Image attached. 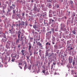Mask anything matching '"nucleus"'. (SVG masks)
<instances>
[{"label": "nucleus", "mask_w": 77, "mask_h": 77, "mask_svg": "<svg viewBox=\"0 0 77 77\" xmlns=\"http://www.w3.org/2000/svg\"><path fill=\"white\" fill-rule=\"evenodd\" d=\"M20 45H18V48H19V47H20Z\"/></svg>", "instance_id": "79ce46f5"}, {"label": "nucleus", "mask_w": 77, "mask_h": 77, "mask_svg": "<svg viewBox=\"0 0 77 77\" xmlns=\"http://www.w3.org/2000/svg\"><path fill=\"white\" fill-rule=\"evenodd\" d=\"M57 8H59V5L57 6Z\"/></svg>", "instance_id": "052dcab7"}, {"label": "nucleus", "mask_w": 77, "mask_h": 77, "mask_svg": "<svg viewBox=\"0 0 77 77\" xmlns=\"http://www.w3.org/2000/svg\"><path fill=\"white\" fill-rule=\"evenodd\" d=\"M31 47H32V46L31 45H29V48L28 50H29V51L30 50V48H31Z\"/></svg>", "instance_id": "aec40b11"}, {"label": "nucleus", "mask_w": 77, "mask_h": 77, "mask_svg": "<svg viewBox=\"0 0 77 77\" xmlns=\"http://www.w3.org/2000/svg\"><path fill=\"white\" fill-rule=\"evenodd\" d=\"M13 26H14V27H15V26H16V25L15 24H13Z\"/></svg>", "instance_id": "49530a36"}, {"label": "nucleus", "mask_w": 77, "mask_h": 77, "mask_svg": "<svg viewBox=\"0 0 77 77\" xmlns=\"http://www.w3.org/2000/svg\"><path fill=\"white\" fill-rule=\"evenodd\" d=\"M38 52H37L36 53H34V54H38Z\"/></svg>", "instance_id": "13d9d810"}, {"label": "nucleus", "mask_w": 77, "mask_h": 77, "mask_svg": "<svg viewBox=\"0 0 77 77\" xmlns=\"http://www.w3.org/2000/svg\"><path fill=\"white\" fill-rule=\"evenodd\" d=\"M64 18H65V19H66V17H64Z\"/></svg>", "instance_id": "0e129e2a"}, {"label": "nucleus", "mask_w": 77, "mask_h": 77, "mask_svg": "<svg viewBox=\"0 0 77 77\" xmlns=\"http://www.w3.org/2000/svg\"><path fill=\"white\" fill-rule=\"evenodd\" d=\"M49 55V54H48V52H46V56H48Z\"/></svg>", "instance_id": "6ab92c4d"}, {"label": "nucleus", "mask_w": 77, "mask_h": 77, "mask_svg": "<svg viewBox=\"0 0 77 77\" xmlns=\"http://www.w3.org/2000/svg\"><path fill=\"white\" fill-rule=\"evenodd\" d=\"M17 57V55H15V56H14L13 57Z\"/></svg>", "instance_id": "09e8293b"}, {"label": "nucleus", "mask_w": 77, "mask_h": 77, "mask_svg": "<svg viewBox=\"0 0 77 77\" xmlns=\"http://www.w3.org/2000/svg\"><path fill=\"white\" fill-rule=\"evenodd\" d=\"M70 3H71V4H72L73 3V1H70Z\"/></svg>", "instance_id": "7c9ffc66"}, {"label": "nucleus", "mask_w": 77, "mask_h": 77, "mask_svg": "<svg viewBox=\"0 0 77 77\" xmlns=\"http://www.w3.org/2000/svg\"><path fill=\"white\" fill-rule=\"evenodd\" d=\"M17 27L18 26V24H16Z\"/></svg>", "instance_id": "338daca9"}, {"label": "nucleus", "mask_w": 77, "mask_h": 77, "mask_svg": "<svg viewBox=\"0 0 77 77\" xmlns=\"http://www.w3.org/2000/svg\"><path fill=\"white\" fill-rule=\"evenodd\" d=\"M38 46H40L42 48L43 47L42 46V44L40 42H38Z\"/></svg>", "instance_id": "0eeeda50"}, {"label": "nucleus", "mask_w": 77, "mask_h": 77, "mask_svg": "<svg viewBox=\"0 0 77 77\" xmlns=\"http://www.w3.org/2000/svg\"><path fill=\"white\" fill-rule=\"evenodd\" d=\"M33 39V38H30V39Z\"/></svg>", "instance_id": "6e6d98bb"}, {"label": "nucleus", "mask_w": 77, "mask_h": 77, "mask_svg": "<svg viewBox=\"0 0 77 77\" xmlns=\"http://www.w3.org/2000/svg\"><path fill=\"white\" fill-rule=\"evenodd\" d=\"M15 60V58H12V60H11V61L12 62H14V60Z\"/></svg>", "instance_id": "5701e85b"}, {"label": "nucleus", "mask_w": 77, "mask_h": 77, "mask_svg": "<svg viewBox=\"0 0 77 77\" xmlns=\"http://www.w3.org/2000/svg\"><path fill=\"white\" fill-rule=\"evenodd\" d=\"M53 65H51V69H53Z\"/></svg>", "instance_id": "c9c22d12"}, {"label": "nucleus", "mask_w": 77, "mask_h": 77, "mask_svg": "<svg viewBox=\"0 0 77 77\" xmlns=\"http://www.w3.org/2000/svg\"><path fill=\"white\" fill-rule=\"evenodd\" d=\"M52 43L53 44H55L54 42H52Z\"/></svg>", "instance_id": "5fc2aeb1"}, {"label": "nucleus", "mask_w": 77, "mask_h": 77, "mask_svg": "<svg viewBox=\"0 0 77 77\" xmlns=\"http://www.w3.org/2000/svg\"><path fill=\"white\" fill-rule=\"evenodd\" d=\"M0 66L1 67L2 66V67L3 66V65L1 64V65H0Z\"/></svg>", "instance_id": "4d7b16f0"}, {"label": "nucleus", "mask_w": 77, "mask_h": 77, "mask_svg": "<svg viewBox=\"0 0 77 77\" xmlns=\"http://www.w3.org/2000/svg\"><path fill=\"white\" fill-rule=\"evenodd\" d=\"M26 57L28 60H29V56H26Z\"/></svg>", "instance_id": "4be33fe9"}, {"label": "nucleus", "mask_w": 77, "mask_h": 77, "mask_svg": "<svg viewBox=\"0 0 77 77\" xmlns=\"http://www.w3.org/2000/svg\"><path fill=\"white\" fill-rule=\"evenodd\" d=\"M14 14H15V10H13Z\"/></svg>", "instance_id": "f704fd0d"}, {"label": "nucleus", "mask_w": 77, "mask_h": 77, "mask_svg": "<svg viewBox=\"0 0 77 77\" xmlns=\"http://www.w3.org/2000/svg\"><path fill=\"white\" fill-rule=\"evenodd\" d=\"M44 24H46V23H45V20L44 21Z\"/></svg>", "instance_id": "680f3d73"}, {"label": "nucleus", "mask_w": 77, "mask_h": 77, "mask_svg": "<svg viewBox=\"0 0 77 77\" xmlns=\"http://www.w3.org/2000/svg\"><path fill=\"white\" fill-rule=\"evenodd\" d=\"M20 33H21V29H20L19 31H18V34H20Z\"/></svg>", "instance_id": "bb28decb"}, {"label": "nucleus", "mask_w": 77, "mask_h": 77, "mask_svg": "<svg viewBox=\"0 0 77 77\" xmlns=\"http://www.w3.org/2000/svg\"><path fill=\"white\" fill-rule=\"evenodd\" d=\"M34 33L35 34V35H38V33L36 32H35Z\"/></svg>", "instance_id": "58836bf2"}, {"label": "nucleus", "mask_w": 77, "mask_h": 77, "mask_svg": "<svg viewBox=\"0 0 77 77\" xmlns=\"http://www.w3.org/2000/svg\"><path fill=\"white\" fill-rule=\"evenodd\" d=\"M25 63V65L24 68V69H27V63L26 62Z\"/></svg>", "instance_id": "f8f14e48"}, {"label": "nucleus", "mask_w": 77, "mask_h": 77, "mask_svg": "<svg viewBox=\"0 0 77 77\" xmlns=\"http://www.w3.org/2000/svg\"><path fill=\"white\" fill-rule=\"evenodd\" d=\"M12 6H14V7H15V5H14L13 4L12 5Z\"/></svg>", "instance_id": "37998d69"}, {"label": "nucleus", "mask_w": 77, "mask_h": 77, "mask_svg": "<svg viewBox=\"0 0 77 77\" xmlns=\"http://www.w3.org/2000/svg\"><path fill=\"white\" fill-rule=\"evenodd\" d=\"M72 33L73 34H75V30H73Z\"/></svg>", "instance_id": "b1692460"}, {"label": "nucleus", "mask_w": 77, "mask_h": 77, "mask_svg": "<svg viewBox=\"0 0 77 77\" xmlns=\"http://www.w3.org/2000/svg\"><path fill=\"white\" fill-rule=\"evenodd\" d=\"M49 43L48 42H47V43H46V45H48Z\"/></svg>", "instance_id": "de8ad7c7"}, {"label": "nucleus", "mask_w": 77, "mask_h": 77, "mask_svg": "<svg viewBox=\"0 0 77 77\" xmlns=\"http://www.w3.org/2000/svg\"><path fill=\"white\" fill-rule=\"evenodd\" d=\"M19 67L21 69H22V67H21L20 66H19Z\"/></svg>", "instance_id": "8fccbe9b"}, {"label": "nucleus", "mask_w": 77, "mask_h": 77, "mask_svg": "<svg viewBox=\"0 0 77 77\" xmlns=\"http://www.w3.org/2000/svg\"><path fill=\"white\" fill-rule=\"evenodd\" d=\"M2 14H3V13H5V10H3L2 11Z\"/></svg>", "instance_id": "412c9836"}, {"label": "nucleus", "mask_w": 77, "mask_h": 77, "mask_svg": "<svg viewBox=\"0 0 77 77\" xmlns=\"http://www.w3.org/2000/svg\"><path fill=\"white\" fill-rule=\"evenodd\" d=\"M2 14V11L0 10V14Z\"/></svg>", "instance_id": "864d4df0"}, {"label": "nucleus", "mask_w": 77, "mask_h": 77, "mask_svg": "<svg viewBox=\"0 0 77 77\" xmlns=\"http://www.w3.org/2000/svg\"><path fill=\"white\" fill-rule=\"evenodd\" d=\"M69 63H72V57H69Z\"/></svg>", "instance_id": "f03ea898"}, {"label": "nucleus", "mask_w": 77, "mask_h": 77, "mask_svg": "<svg viewBox=\"0 0 77 77\" xmlns=\"http://www.w3.org/2000/svg\"><path fill=\"white\" fill-rule=\"evenodd\" d=\"M10 10L8 8V11L7 12V13L9 12L10 11H11V9H14V7H13L12 6H10Z\"/></svg>", "instance_id": "7ed1b4c3"}, {"label": "nucleus", "mask_w": 77, "mask_h": 77, "mask_svg": "<svg viewBox=\"0 0 77 77\" xmlns=\"http://www.w3.org/2000/svg\"><path fill=\"white\" fill-rule=\"evenodd\" d=\"M11 42L8 41L7 42V43L6 45V48L8 49L9 48L11 47Z\"/></svg>", "instance_id": "f257e3e1"}, {"label": "nucleus", "mask_w": 77, "mask_h": 77, "mask_svg": "<svg viewBox=\"0 0 77 77\" xmlns=\"http://www.w3.org/2000/svg\"><path fill=\"white\" fill-rule=\"evenodd\" d=\"M49 32L50 34H51V31H50Z\"/></svg>", "instance_id": "e2e57ef3"}, {"label": "nucleus", "mask_w": 77, "mask_h": 77, "mask_svg": "<svg viewBox=\"0 0 77 77\" xmlns=\"http://www.w3.org/2000/svg\"><path fill=\"white\" fill-rule=\"evenodd\" d=\"M9 31L11 32V33H12V31H13L12 29H9Z\"/></svg>", "instance_id": "dca6fc26"}, {"label": "nucleus", "mask_w": 77, "mask_h": 77, "mask_svg": "<svg viewBox=\"0 0 77 77\" xmlns=\"http://www.w3.org/2000/svg\"><path fill=\"white\" fill-rule=\"evenodd\" d=\"M24 51H25L23 50H22V51H21V52L22 53L21 54L23 56V55H24Z\"/></svg>", "instance_id": "1a4fd4ad"}, {"label": "nucleus", "mask_w": 77, "mask_h": 77, "mask_svg": "<svg viewBox=\"0 0 77 77\" xmlns=\"http://www.w3.org/2000/svg\"><path fill=\"white\" fill-rule=\"evenodd\" d=\"M2 7L3 10H5V9H6L7 7V5L5 4L4 5V6H2Z\"/></svg>", "instance_id": "39448f33"}, {"label": "nucleus", "mask_w": 77, "mask_h": 77, "mask_svg": "<svg viewBox=\"0 0 77 77\" xmlns=\"http://www.w3.org/2000/svg\"><path fill=\"white\" fill-rule=\"evenodd\" d=\"M22 16H24V15H25V14H24V13H22Z\"/></svg>", "instance_id": "c03bdc74"}, {"label": "nucleus", "mask_w": 77, "mask_h": 77, "mask_svg": "<svg viewBox=\"0 0 77 77\" xmlns=\"http://www.w3.org/2000/svg\"><path fill=\"white\" fill-rule=\"evenodd\" d=\"M22 65V63H19V65Z\"/></svg>", "instance_id": "ea45409f"}, {"label": "nucleus", "mask_w": 77, "mask_h": 77, "mask_svg": "<svg viewBox=\"0 0 77 77\" xmlns=\"http://www.w3.org/2000/svg\"><path fill=\"white\" fill-rule=\"evenodd\" d=\"M18 38H20V35H21V34H18Z\"/></svg>", "instance_id": "c85d7f7f"}, {"label": "nucleus", "mask_w": 77, "mask_h": 77, "mask_svg": "<svg viewBox=\"0 0 77 77\" xmlns=\"http://www.w3.org/2000/svg\"><path fill=\"white\" fill-rule=\"evenodd\" d=\"M75 61H73L72 63L73 65H75Z\"/></svg>", "instance_id": "cd10ccee"}, {"label": "nucleus", "mask_w": 77, "mask_h": 77, "mask_svg": "<svg viewBox=\"0 0 77 77\" xmlns=\"http://www.w3.org/2000/svg\"><path fill=\"white\" fill-rule=\"evenodd\" d=\"M5 60H7V57H6H6L5 58Z\"/></svg>", "instance_id": "603ef678"}, {"label": "nucleus", "mask_w": 77, "mask_h": 77, "mask_svg": "<svg viewBox=\"0 0 77 77\" xmlns=\"http://www.w3.org/2000/svg\"><path fill=\"white\" fill-rule=\"evenodd\" d=\"M54 48L55 49H58V48H57V46L56 45L54 46Z\"/></svg>", "instance_id": "a211bd4d"}, {"label": "nucleus", "mask_w": 77, "mask_h": 77, "mask_svg": "<svg viewBox=\"0 0 77 77\" xmlns=\"http://www.w3.org/2000/svg\"><path fill=\"white\" fill-rule=\"evenodd\" d=\"M41 49H39V53H40V54H39V55H40V54H41Z\"/></svg>", "instance_id": "e433bc0d"}, {"label": "nucleus", "mask_w": 77, "mask_h": 77, "mask_svg": "<svg viewBox=\"0 0 77 77\" xmlns=\"http://www.w3.org/2000/svg\"><path fill=\"white\" fill-rule=\"evenodd\" d=\"M69 41H67V44L68 45V44H69Z\"/></svg>", "instance_id": "2f4dec72"}, {"label": "nucleus", "mask_w": 77, "mask_h": 77, "mask_svg": "<svg viewBox=\"0 0 77 77\" xmlns=\"http://www.w3.org/2000/svg\"><path fill=\"white\" fill-rule=\"evenodd\" d=\"M48 44V45H50V43H49Z\"/></svg>", "instance_id": "69168bd1"}, {"label": "nucleus", "mask_w": 77, "mask_h": 77, "mask_svg": "<svg viewBox=\"0 0 77 77\" xmlns=\"http://www.w3.org/2000/svg\"><path fill=\"white\" fill-rule=\"evenodd\" d=\"M52 20V22H54V20H52V19H50V20L51 21Z\"/></svg>", "instance_id": "393cba45"}, {"label": "nucleus", "mask_w": 77, "mask_h": 77, "mask_svg": "<svg viewBox=\"0 0 77 77\" xmlns=\"http://www.w3.org/2000/svg\"><path fill=\"white\" fill-rule=\"evenodd\" d=\"M32 53L31 52H30V56H32Z\"/></svg>", "instance_id": "a19ab883"}, {"label": "nucleus", "mask_w": 77, "mask_h": 77, "mask_svg": "<svg viewBox=\"0 0 77 77\" xmlns=\"http://www.w3.org/2000/svg\"><path fill=\"white\" fill-rule=\"evenodd\" d=\"M17 16H18V17H19L20 16V14H17Z\"/></svg>", "instance_id": "bf43d9fd"}, {"label": "nucleus", "mask_w": 77, "mask_h": 77, "mask_svg": "<svg viewBox=\"0 0 77 77\" xmlns=\"http://www.w3.org/2000/svg\"><path fill=\"white\" fill-rule=\"evenodd\" d=\"M53 65H56V63H54V62L53 63Z\"/></svg>", "instance_id": "3c124183"}, {"label": "nucleus", "mask_w": 77, "mask_h": 77, "mask_svg": "<svg viewBox=\"0 0 77 77\" xmlns=\"http://www.w3.org/2000/svg\"><path fill=\"white\" fill-rule=\"evenodd\" d=\"M33 28L36 30V29H38V26L37 25H34L33 26Z\"/></svg>", "instance_id": "20e7f679"}, {"label": "nucleus", "mask_w": 77, "mask_h": 77, "mask_svg": "<svg viewBox=\"0 0 77 77\" xmlns=\"http://www.w3.org/2000/svg\"><path fill=\"white\" fill-rule=\"evenodd\" d=\"M70 15V11H69L67 14L68 15Z\"/></svg>", "instance_id": "473e14b6"}, {"label": "nucleus", "mask_w": 77, "mask_h": 77, "mask_svg": "<svg viewBox=\"0 0 77 77\" xmlns=\"http://www.w3.org/2000/svg\"><path fill=\"white\" fill-rule=\"evenodd\" d=\"M73 17H75V14H73Z\"/></svg>", "instance_id": "774afa93"}, {"label": "nucleus", "mask_w": 77, "mask_h": 77, "mask_svg": "<svg viewBox=\"0 0 77 77\" xmlns=\"http://www.w3.org/2000/svg\"><path fill=\"white\" fill-rule=\"evenodd\" d=\"M21 25H23V26H24V22L23 21H22L21 22V23H20V24H19V27H20V26H21Z\"/></svg>", "instance_id": "423d86ee"}, {"label": "nucleus", "mask_w": 77, "mask_h": 77, "mask_svg": "<svg viewBox=\"0 0 77 77\" xmlns=\"http://www.w3.org/2000/svg\"><path fill=\"white\" fill-rule=\"evenodd\" d=\"M45 70H43L42 71L43 73H45Z\"/></svg>", "instance_id": "72a5a7b5"}, {"label": "nucleus", "mask_w": 77, "mask_h": 77, "mask_svg": "<svg viewBox=\"0 0 77 77\" xmlns=\"http://www.w3.org/2000/svg\"><path fill=\"white\" fill-rule=\"evenodd\" d=\"M51 30L52 32H54V28H52Z\"/></svg>", "instance_id": "c756f323"}, {"label": "nucleus", "mask_w": 77, "mask_h": 77, "mask_svg": "<svg viewBox=\"0 0 77 77\" xmlns=\"http://www.w3.org/2000/svg\"><path fill=\"white\" fill-rule=\"evenodd\" d=\"M25 25L26 26H27L28 25V23L27 22H25Z\"/></svg>", "instance_id": "a878e982"}, {"label": "nucleus", "mask_w": 77, "mask_h": 77, "mask_svg": "<svg viewBox=\"0 0 77 77\" xmlns=\"http://www.w3.org/2000/svg\"><path fill=\"white\" fill-rule=\"evenodd\" d=\"M32 33H35V30H33L32 31Z\"/></svg>", "instance_id": "4c0bfd02"}, {"label": "nucleus", "mask_w": 77, "mask_h": 77, "mask_svg": "<svg viewBox=\"0 0 77 77\" xmlns=\"http://www.w3.org/2000/svg\"><path fill=\"white\" fill-rule=\"evenodd\" d=\"M31 67H32V65L30 64H29L28 65V69H29V70H30V69H31Z\"/></svg>", "instance_id": "6e6552de"}, {"label": "nucleus", "mask_w": 77, "mask_h": 77, "mask_svg": "<svg viewBox=\"0 0 77 77\" xmlns=\"http://www.w3.org/2000/svg\"><path fill=\"white\" fill-rule=\"evenodd\" d=\"M37 9V8H36V7L35 6L34 8V11H36Z\"/></svg>", "instance_id": "f3484780"}, {"label": "nucleus", "mask_w": 77, "mask_h": 77, "mask_svg": "<svg viewBox=\"0 0 77 77\" xmlns=\"http://www.w3.org/2000/svg\"><path fill=\"white\" fill-rule=\"evenodd\" d=\"M70 47H70V46H68V47H67V49H68V50H72V49H73V48H70V49H69V48H70Z\"/></svg>", "instance_id": "4468645a"}, {"label": "nucleus", "mask_w": 77, "mask_h": 77, "mask_svg": "<svg viewBox=\"0 0 77 77\" xmlns=\"http://www.w3.org/2000/svg\"><path fill=\"white\" fill-rule=\"evenodd\" d=\"M20 39L19 38H18V39H17V41H16V43H19L20 42Z\"/></svg>", "instance_id": "9d476101"}, {"label": "nucleus", "mask_w": 77, "mask_h": 77, "mask_svg": "<svg viewBox=\"0 0 77 77\" xmlns=\"http://www.w3.org/2000/svg\"><path fill=\"white\" fill-rule=\"evenodd\" d=\"M49 6L50 7V6H51V4H49Z\"/></svg>", "instance_id": "a18cd8bd"}, {"label": "nucleus", "mask_w": 77, "mask_h": 77, "mask_svg": "<svg viewBox=\"0 0 77 77\" xmlns=\"http://www.w3.org/2000/svg\"><path fill=\"white\" fill-rule=\"evenodd\" d=\"M56 38H55V37H52V41H55V39Z\"/></svg>", "instance_id": "2eb2a0df"}, {"label": "nucleus", "mask_w": 77, "mask_h": 77, "mask_svg": "<svg viewBox=\"0 0 77 77\" xmlns=\"http://www.w3.org/2000/svg\"><path fill=\"white\" fill-rule=\"evenodd\" d=\"M53 19H54V20H55L54 22H56V21H57V17H54Z\"/></svg>", "instance_id": "9b49d317"}, {"label": "nucleus", "mask_w": 77, "mask_h": 77, "mask_svg": "<svg viewBox=\"0 0 77 77\" xmlns=\"http://www.w3.org/2000/svg\"><path fill=\"white\" fill-rule=\"evenodd\" d=\"M4 38H4V41H3V42H6V41H7V38H6V37H5V36L4 37Z\"/></svg>", "instance_id": "ddd939ff"}]
</instances>
